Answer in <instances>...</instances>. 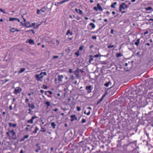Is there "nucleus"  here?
<instances>
[{
  "instance_id": "nucleus-1",
  "label": "nucleus",
  "mask_w": 153,
  "mask_h": 153,
  "mask_svg": "<svg viewBox=\"0 0 153 153\" xmlns=\"http://www.w3.org/2000/svg\"><path fill=\"white\" fill-rule=\"evenodd\" d=\"M6 135L10 140H15L17 139L16 133L13 129L9 130L6 133Z\"/></svg>"
},
{
  "instance_id": "nucleus-2",
  "label": "nucleus",
  "mask_w": 153,
  "mask_h": 153,
  "mask_svg": "<svg viewBox=\"0 0 153 153\" xmlns=\"http://www.w3.org/2000/svg\"><path fill=\"white\" fill-rule=\"evenodd\" d=\"M47 75V73L45 72H41L39 74H36L35 75V77L38 81H42V79L44 76Z\"/></svg>"
},
{
  "instance_id": "nucleus-3",
  "label": "nucleus",
  "mask_w": 153,
  "mask_h": 153,
  "mask_svg": "<svg viewBox=\"0 0 153 153\" xmlns=\"http://www.w3.org/2000/svg\"><path fill=\"white\" fill-rule=\"evenodd\" d=\"M128 7L127 5L124 3H123L119 6V11L121 12L122 13H124L126 12V11H122L125 10Z\"/></svg>"
},
{
  "instance_id": "nucleus-4",
  "label": "nucleus",
  "mask_w": 153,
  "mask_h": 153,
  "mask_svg": "<svg viewBox=\"0 0 153 153\" xmlns=\"http://www.w3.org/2000/svg\"><path fill=\"white\" fill-rule=\"evenodd\" d=\"M41 24V23L39 24H36L35 23H33L32 24V27H33L34 29H37L38 28L39 26Z\"/></svg>"
},
{
  "instance_id": "nucleus-5",
  "label": "nucleus",
  "mask_w": 153,
  "mask_h": 153,
  "mask_svg": "<svg viewBox=\"0 0 153 153\" xmlns=\"http://www.w3.org/2000/svg\"><path fill=\"white\" fill-rule=\"evenodd\" d=\"M91 86L90 85L86 87V89L87 90L88 93H90L92 91Z\"/></svg>"
},
{
  "instance_id": "nucleus-6",
  "label": "nucleus",
  "mask_w": 153,
  "mask_h": 153,
  "mask_svg": "<svg viewBox=\"0 0 153 153\" xmlns=\"http://www.w3.org/2000/svg\"><path fill=\"white\" fill-rule=\"evenodd\" d=\"M22 91L21 88H20L18 89H15L14 91V93L15 94H17L19 92H20Z\"/></svg>"
},
{
  "instance_id": "nucleus-7",
  "label": "nucleus",
  "mask_w": 153,
  "mask_h": 153,
  "mask_svg": "<svg viewBox=\"0 0 153 153\" xmlns=\"http://www.w3.org/2000/svg\"><path fill=\"white\" fill-rule=\"evenodd\" d=\"M9 126L10 127H13L14 128L16 127L17 124L16 123L12 124L11 123H8Z\"/></svg>"
},
{
  "instance_id": "nucleus-8",
  "label": "nucleus",
  "mask_w": 153,
  "mask_h": 153,
  "mask_svg": "<svg viewBox=\"0 0 153 153\" xmlns=\"http://www.w3.org/2000/svg\"><path fill=\"white\" fill-rule=\"evenodd\" d=\"M32 25H31L29 22H27L25 23V27L29 28L32 27Z\"/></svg>"
},
{
  "instance_id": "nucleus-9",
  "label": "nucleus",
  "mask_w": 153,
  "mask_h": 153,
  "mask_svg": "<svg viewBox=\"0 0 153 153\" xmlns=\"http://www.w3.org/2000/svg\"><path fill=\"white\" fill-rule=\"evenodd\" d=\"M74 73L76 77L78 78L79 76V73L78 69L74 71Z\"/></svg>"
},
{
  "instance_id": "nucleus-10",
  "label": "nucleus",
  "mask_w": 153,
  "mask_h": 153,
  "mask_svg": "<svg viewBox=\"0 0 153 153\" xmlns=\"http://www.w3.org/2000/svg\"><path fill=\"white\" fill-rule=\"evenodd\" d=\"M21 30H18L14 28H12L10 30V31L11 32L14 33L15 31L17 32L20 31Z\"/></svg>"
},
{
  "instance_id": "nucleus-11",
  "label": "nucleus",
  "mask_w": 153,
  "mask_h": 153,
  "mask_svg": "<svg viewBox=\"0 0 153 153\" xmlns=\"http://www.w3.org/2000/svg\"><path fill=\"white\" fill-rule=\"evenodd\" d=\"M36 117L34 116L32 117V118L30 120H27V123L30 124H33V120Z\"/></svg>"
},
{
  "instance_id": "nucleus-12",
  "label": "nucleus",
  "mask_w": 153,
  "mask_h": 153,
  "mask_svg": "<svg viewBox=\"0 0 153 153\" xmlns=\"http://www.w3.org/2000/svg\"><path fill=\"white\" fill-rule=\"evenodd\" d=\"M70 117L71 118V121H73L74 120H76L77 119L75 115H71Z\"/></svg>"
},
{
  "instance_id": "nucleus-13",
  "label": "nucleus",
  "mask_w": 153,
  "mask_h": 153,
  "mask_svg": "<svg viewBox=\"0 0 153 153\" xmlns=\"http://www.w3.org/2000/svg\"><path fill=\"white\" fill-rule=\"evenodd\" d=\"M29 137V135H25L23 138H21L20 139V141L21 142L24 141L25 139L28 138Z\"/></svg>"
},
{
  "instance_id": "nucleus-14",
  "label": "nucleus",
  "mask_w": 153,
  "mask_h": 153,
  "mask_svg": "<svg viewBox=\"0 0 153 153\" xmlns=\"http://www.w3.org/2000/svg\"><path fill=\"white\" fill-rule=\"evenodd\" d=\"M128 64L127 63H126L125 64V66L124 67V68L125 70L126 71H129V68L127 67V66H128Z\"/></svg>"
},
{
  "instance_id": "nucleus-15",
  "label": "nucleus",
  "mask_w": 153,
  "mask_h": 153,
  "mask_svg": "<svg viewBox=\"0 0 153 153\" xmlns=\"http://www.w3.org/2000/svg\"><path fill=\"white\" fill-rule=\"evenodd\" d=\"M26 42H27V40L26 41ZM28 42L30 44H35V42L32 39H29Z\"/></svg>"
},
{
  "instance_id": "nucleus-16",
  "label": "nucleus",
  "mask_w": 153,
  "mask_h": 153,
  "mask_svg": "<svg viewBox=\"0 0 153 153\" xmlns=\"http://www.w3.org/2000/svg\"><path fill=\"white\" fill-rule=\"evenodd\" d=\"M25 69H26L25 68H21L20 71H18V74H19L22 73L24 71H25Z\"/></svg>"
},
{
  "instance_id": "nucleus-17",
  "label": "nucleus",
  "mask_w": 153,
  "mask_h": 153,
  "mask_svg": "<svg viewBox=\"0 0 153 153\" xmlns=\"http://www.w3.org/2000/svg\"><path fill=\"white\" fill-rule=\"evenodd\" d=\"M39 130V128L37 127H36L35 128V130L33 131L32 133L36 134L37 133V131Z\"/></svg>"
},
{
  "instance_id": "nucleus-18",
  "label": "nucleus",
  "mask_w": 153,
  "mask_h": 153,
  "mask_svg": "<svg viewBox=\"0 0 153 153\" xmlns=\"http://www.w3.org/2000/svg\"><path fill=\"white\" fill-rule=\"evenodd\" d=\"M97 7L98 8V9L100 11H102L103 10V9L102 7L100 6L99 4H97Z\"/></svg>"
},
{
  "instance_id": "nucleus-19",
  "label": "nucleus",
  "mask_w": 153,
  "mask_h": 153,
  "mask_svg": "<svg viewBox=\"0 0 153 153\" xmlns=\"http://www.w3.org/2000/svg\"><path fill=\"white\" fill-rule=\"evenodd\" d=\"M69 34H70V35H73V33L72 32L70 31V30H68L66 33V35H68Z\"/></svg>"
},
{
  "instance_id": "nucleus-20",
  "label": "nucleus",
  "mask_w": 153,
  "mask_h": 153,
  "mask_svg": "<svg viewBox=\"0 0 153 153\" xmlns=\"http://www.w3.org/2000/svg\"><path fill=\"white\" fill-rule=\"evenodd\" d=\"M117 4V2H114L113 3H112V4L111 5V7L113 8H115V5Z\"/></svg>"
},
{
  "instance_id": "nucleus-21",
  "label": "nucleus",
  "mask_w": 153,
  "mask_h": 153,
  "mask_svg": "<svg viewBox=\"0 0 153 153\" xmlns=\"http://www.w3.org/2000/svg\"><path fill=\"white\" fill-rule=\"evenodd\" d=\"M89 25L91 26L92 28L93 29H94L95 27V25L93 23H91L89 24Z\"/></svg>"
},
{
  "instance_id": "nucleus-22",
  "label": "nucleus",
  "mask_w": 153,
  "mask_h": 153,
  "mask_svg": "<svg viewBox=\"0 0 153 153\" xmlns=\"http://www.w3.org/2000/svg\"><path fill=\"white\" fill-rule=\"evenodd\" d=\"M40 10L41 11H42V13L45 12L46 10V8L45 6L42 8Z\"/></svg>"
},
{
  "instance_id": "nucleus-23",
  "label": "nucleus",
  "mask_w": 153,
  "mask_h": 153,
  "mask_svg": "<svg viewBox=\"0 0 153 153\" xmlns=\"http://www.w3.org/2000/svg\"><path fill=\"white\" fill-rule=\"evenodd\" d=\"M63 78V75L58 76V80L60 81H62V79Z\"/></svg>"
},
{
  "instance_id": "nucleus-24",
  "label": "nucleus",
  "mask_w": 153,
  "mask_h": 153,
  "mask_svg": "<svg viewBox=\"0 0 153 153\" xmlns=\"http://www.w3.org/2000/svg\"><path fill=\"white\" fill-rule=\"evenodd\" d=\"M148 115L149 116H150L151 118H152L153 117V112L150 111Z\"/></svg>"
},
{
  "instance_id": "nucleus-25",
  "label": "nucleus",
  "mask_w": 153,
  "mask_h": 153,
  "mask_svg": "<svg viewBox=\"0 0 153 153\" xmlns=\"http://www.w3.org/2000/svg\"><path fill=\"white\" fill-rule=\"evenodd\" d=\"M89 56L90 57V59L89 60V62L91 63V61L94 60V59L93 57V56L92 55H90Z\"/></svg>"
},
{
  "instance_id": "nucleus-26",
  "label": "nucleus",
  "mask_w": 153,
  "mask_h": 153,
  "mask_svg": "<svg viewBox=\"0 0 153 153\" xmlns=\"http://www.w3.org/2000/svg\"><path fill=\"white\" fill-rule=\"evenodd\" d=\"M69 1V0H64L62 1L61 2H58V4H63L66 2L68 1Z\"/></svg>"
},
{
  "instance_id": "nucleus-27",
  "label": "nucleus",
  "mask_w": 153,
  "mask_h": 153,
  "mask_svg": "<svg viewBox=\"0 0 153 153\" xmlns=\"http://www.w3.org/2000/svg\"><path fill=\"white\" fill-rule=\"evenodd\" d=\"M140 43V39H138L134 43L137 46Z\"/></svg>"
},
{
  "instance_id": "nucleus-28",
  "label": "nucleus",
  "mask_w": 153,
  "mask_h": 153,
  "mask_svg": "<svg viewBox=\"0 0 153 153\" xmlns=\"http://www.w3.org/2000/svg\"><path fill=\"white\" fill-rule=\"evenodd\" d=\"M122 56V55L121 53H117L116 54V57L117 58L118 57H121V56Z\"/></svg>"
},
{
  "instance_id": "nucleus-29",
  "label": "nucleus",
  "mask_w": 153,
  "mask_h": 153,
  "mask_svg": "<svg viewBox=\"0 0 153 153\" xmlns=\"http://www.w3.org/2000/svg\"><path fill=\"white\" fill-rule=\"evenodd\" d=\"M148 96H152V97H149L151 99H153V92H150V93H149V94H148Z\"/></svg>"
},
{
  "instance_id": "nucleus-30",
  "label": "nucleus",
  "mask_w": 153,
  "mask_h": 153,
  "mask_svg": "<svg viewBox=\"0 0 153 153\" xmlns=\"http://www.w3.org/2000/svg\"><path fill=\"white\" fill-rule=\"evenodd\" d=\"M110 83H111V82L109 81L108 82L105 83L104 84V85L106 87H108L110 84Z\"/></svg>"
},
{
  "instance_id": "nucleus-31",
  "label": "nucleus",
  "mask_w": 153,
  "mask_h": 153,
  "mask_svg": "<svg viewBox=\"0 0 153 153\" xmlns=\"http://www.w3.org/2000/svg\"><path fill=\"white\" fill-rule=\"evenodd\" d=\"M152 8L151 7H146V11L150 10H152Z\"/></svg>"
},
{
  "instance_id": "nucleus-32",
  "label": "nucleus",
  "mask_w": 153,
  "mask_h": 153,
  "mask_svg": "<svg viewBox=\"0 0 153 153\" xmlns=\"http://www.w3.org/2000/svg\"><path fill=\"white\" fill-rule=\"evenodd\" d=\"M16 18H10L9 20L10 21H13L15 20H16Z\"/></svg>"
},
{
  "instance_id": "nucleus-33",
  "label": "nucleus",
  "mask_w": 153,
  "mask_h": 153,
  "mask_svg": "<svg viewBox=\"0 0 153 153\" xmlns=\"http://www.w3.org/2000/svg\"><path fill=\"white\" fill-rule=\"evenodd\" d=\"M105 96V95H104L101 98V99L99 100H98L97 102V104L99 103L100 102L103 100V97Z\"/></svg>"
},
{
  "instance_id": "nucleus-34",
  "label": "nucleus",
  "mask_w": 153,
  "mask_h": 153,
  "mask_svg": "<svg viewBox=\"0 0 153 153\" xmlns=\"http://www.w3.org/2000/svg\"><path fill=\"white\" fill-rule=\"evenodd\" d=\"M79 50H78L77 52H76L75 53V54L76 55L77 57L79 56Z\"/></svg>"
},
{
  "instance_id": "nucleus-35",
  "label": "nucleus",
  "mask_w": 153,
  "mask_h": 153,
  "mask_svg": "<svg viewBox=\"0 0 153 153\" xmlns=\"http://www.w3.org/2000/svg\"><path fill=\"white\" fill-rule=\"evenodd\" d=\"M45 104L47 105V107H48L50 105V103L49 102L46 101L45 103Z\"/></svg>"
},
{
  "instance_id": "nucleus-36",
  "label": "nucleus",
  "mask_w": 153,
  "mask_h": 153,
  "mask_svg": "<svg viewBox=\"0 0 153 153\" xmlns=\"http://www.w3.org/2000/svg\"><path fill=\"white\" fill-rule=\"evenodd\" d=\"M84 48V46L83 45L81 46L79 48V50L82 51Z\"/></svg>"
},
{
  "instance_id": "nucleus-37",
  "label": "nucleus",
  "mask_w": 153,
  "mask_h": 153,
  "mask_svg": "<svg viewBox=\"0 0 153 153\" xmlns=\"http://www.w3.org/2000/svg\"><path fill=\"white\" fill-rule=\"evenodd\" d=\"M35 108V105L33 104H32L30 108L31 109H33Z\"/></svg>"
},
{
  "instance_id": "nucleus-38",
  "label": "nucleus",
  "mask_w": 153,
  "mask_h": 153,
  "mask_svg": "<svg viewBox=\"0 0 153 153\" xmlns=\"http://www.w3.org/2000/svg\"><path fill=\"white\" fill-rule=\"evenodd\" d=\"M42 88L43 89H47L48 88V87H47V86L44 85H43Z\"/></svg>"
},
{
  "instance_id": "nucleus-39",
  "label": "nucleus",
  "mask_w": 153,
  "mask_h": 153,
  "mask_svg": "<svg viewBox=\"0 0 153 153\" xmlns=\"http://www.w3.org/2000/svg\"><path fill=\"white\" fill-rule=\"evenodd\" d=\"M79 13L80 14H81V15H82L83 14V12L82 10H80V9H79Z\"/></svg>"
},
{
  "instance_id": "nucleus-40",
  "label": "nucleus",
  "mask_w": 153,
  "mask_h": 153,
  "mask_svg": "<svg viewBox=\"0 0 153 153\" xmlns=\"http://www.w3.org/2000/svg\"><path fill=\"white\" fill-rule=\"evenodd\" d=\"M51 125L54 128L56 126V124L54 122H52L51 123Z\"/></svg>"
},
{
  "instance_id": "nucleus-41",
  "label": "nucleus",
  "mask_w": 153,
  "mask_h": 153,
  "mask_svg": "<svg viewBox=\"0 0 153 153\" xmlns=\"http://www.w3.org/2000/svg\"><path fill=\"white\" fill-rule=\"evenodd\" d=\"M82 123H83L86 122V120L85 119H83L81 121Z\"/></svg>"
},
{
  "instance_id": "nucleus-42",
  "label": "nucleus",
  "mask_w": 153,
  "mask_h": 153,
  "mask_svg": "<svg viewBox=\"0 0 153 153\" xmlns=\"http://www.w3.org/2000/svg\"><path fill=\"white\" fill-rule=\"evenodd\" d=\"M41 128L42 129V130H41V131L43 132H46V130L44 128L42 127Z\"/></svg>"
},
{
  "instance_id": "nucleus-43",
  "label": "nucleus",
  "mask_w": 153,
  "mask_h": 153,
  "mask_svg": "<svg viewBox=\"0 0 153 153\" xmlns=\"http://www.w3.org/2000/svg\"><path fill=\"white\" fill-rule=\"evenodd\" d=\"M84 113L85 114H86L87 115H89L90 114V113H91V112H90V111H89L87 114L86 113V112L85 111L84 112Z\"/></svg>"
},
{
  "instance_id": "nucleus-44",
  "label": "nucleus",
  "mask_w": 153,
  "mask_h": 153,
  "mask_svg": "<svg viewBox=\"0 0 153 153\" xmlns=\"http://www.w3.org/2000/svg\"><path fill=\"white\" fill-rule=\"evenodd\" d=\"M40 12H41L40 10H39L38 9H37V14H40V13H41Z\"/></svg>"
},
{
  "instance_id": "nucleus-45",
  "label": "nucleus",
  "mask_w": 153,
  "mask_h": 153,
  "mask_svg": "<svg viewBox=\"0 0 153 153\" xmlns=\"http://www.w3.org/2000/svg\"><path fill=\"white\" fill-rule=\"evenodd\" d=\"M114 45H109L108 46V48H112L114 47Z\"/></svg>"
},
{
  "instance_id": "nucleus-46",
  "label": "nucleus",
  "mask_w": 153,
  "mask_h": 153,
  "mask_svg": "<svg viewBox=\"0 0 153 153\" xmlns=\"http://www.w3.org/2000/svg\"><path fill=\"white\" fill-rule=\"evenodd\" d=\"M99 56H100V55L99 54H96L94 56V57H95V58H98V57H99Z\"/></svg>"
},
{
  "instance_id": "nucleus-47",
  "label": "nucleus",
  "mask_w": 153,
  "mask_h": 153,
  "mask_svg": "<svg viewBox=\"0 0 153 153\" xmlns=\"http://www.w3.org/2000/svg\"><path fill=\"white\" fill-rule=\"evenodd\" d=\"M94 10L96 11H97L98 10V8L97 7H94Z\"/></svg>"
},
{
  "instance_id": "nucleus-48",
  "label": "nucleus",
  "mask_w": 153,
  "mask_h": 153,
  "mask_svg": "<svg viewBox=\"0 0 153 153\" xmlns=\"http://www.w3.org/2000/svg\"><path fill=\"white\" fill-rule=\"evenodd\" d=\"M77 110L78 111H79L81 110V108L80 107L77 106L76 107Z\"/></svg>"
},
{
  "instance_id": "nucleus-49",
  "label": "nucleus",
  "mask_w": 153,
  "mask_h": 153,
  "mask_svg": "<svg viewBox=\"0 0 153 153\" xmlns=\"http://www.w3.org/2000/svg\"><path fill=\"white\" fill-rule=\"evenodd\" d=\"M29 99L27 98H26L25 100V102L26 103L29 102Z\"/></svg>"
},
{
  "instance_id": "nucleus-50",
  "label": "nucleus",
  "mask_w": 153,
  "mask_h": 153,
  "mask_svg": "<svg viewBox=\"0 0 153 153\" xmlns=\"http://www.w3.org/2000/svg\"><path fill=\"white\" fill-rule=\"evenodd\" d=\"M76 18L77 20H79L80 19V17L79 16H77L76 17Z\"/></svg>"
},
{
  "instance_id": "nucleus-51",
  "label": "nucleus",
  "mask_w": 153,
  "mask_h": 153,
  "mask_svg": "<svg viewBox=\"0 0 153 153\" xmlns=\"http://www.w3.org/2000/svg\"><path fill=\"white\" fill-rule=\"evenodd\" d=\"M33 94H34V92H30V93H29L28 94V95L29 96H30L31 95Z\"/></svg>"
},
{
  "instance_id": "nucleus-52",
  "label": "nucleus",
  "mask_w": 153,
  "mask_h": 153,
  "mask_svg": "<svg viewBox=\"0 0 153 153\" xmlns=\"http://www.w3.org/2000/svg\"><path fill=\"white\" fill-rule=\"evenodd\" d=\"M92 38L93 39H97V36H93L92 37Z\"/></svg>"
},
{
  "instance_id": "nucleus-53",
  "label": "nucleus",
  "mask_w": 153,
  "mask_h": 153,
  "mask_svg": "<svg viewBox=\"0 0 153 153\" xmlns=\"http://www.w3.org/2000/svg\"><path fill=\"white\" fill-rule=\"evenodd\" d=\"M71 78L72 80H74L75 79L74 76L73 75L71 76Z\"/></svg>"
},
{
  "instance_id": "nucleus-54",
  "label": "nucleus",
  "mask_w": 153,
  "mask_h": 153,
  "mask_svg": "<svg viewBox=\"0 0 153 153\" xmlns=\"http://www.w3.org/2000/svg\"><path fill=\"white\" fill-rule=\"evenodd\" d=\"M79 9H78L77 8H75V11L77 13H79Z\"/></svg>"
},
{
  "instance_id": "nucleus-55",
  "label": "nucleus",
  "mask_w": 153,
  "mask_h": 153,
  "mask_svg": "<svg viewBox=\"0 0 153 153\" xmlns=\"http://www.w3.org/2000/svg\"><path fill=\"white\" fill-rule=\"evenodd\" d=\"M69 71V73H71L73 71H72V69H70L69 70V71Z\"/></svg>"
},
{
  "instance_id": "nucleus-56",
  "label": "nucleus",
  "mask_w": 153,
  "mask_h": 153,
  "mask_svg": "<svg viewBox=\"0 0 153 153\" xmlns=\"http://www.w3.org/2000/svg\"><path fill=\"white\" fill-rule=\"evenodd\" d=\"M31 32H32V33L33 34H35V32L33 30L31 29Z\"/></svg>"
},
{
  "instance_id": "nucleus-57",
  "label": "nucleus",
  "mask_w": 153,
  "mask_h": 153,
  "mask_svg": "<svg viewBox=\"0 0 153 153\" xmlns=\"http://www.w3.org/2000/svg\"><path fill=\"white\" fill-rule=\"evenodd\" d=\"M130 103H131V104L132 103H133V106H134L136 105V103H135V102H132V101H131V102H130Z\"/></svg>"
},
{
  "instance_id": "nucleus-58",
  "label": "nucleus",
  "mask_w": 153,
  "mask_h": 153,
  "mask_svg": "<svg viewBox=\"0 0 153 153\" xmlns=\"http://www.w3.org/2000/svg\"><path fill=\"white\" fill-rule=\"evenodd\" d=\"M40 92H41L42 94H43V93H44V91L43 90H42V89H41V90H40Z\"/></svg>"
},
{
  "instance_id": "nucleus-59",
  "label": "nucleus",
  "mask_w": 153,
  "mask_h": 153,
  "mask_svg": "<svg viewBox=\"0 0 153 153\" xmlns=\"http://www.w3.org/2000/svg\"><path fill=\"white\" fill-rule=\"evenodd\" d=\"M111 33L112 34H114V30L113 29H111Z\"/></svg>"
},
{
  "instance_id": "nucleus-60",
  "label": "nucleus",
  "mask_w": 153,
  "mask_h": 153,
  "mask_svg": "<svg viewBox=\"0 0 153 153\" xmlns=\"http://www.w3.org/2000/svg\"><path fill=\"white\" fill-rule=\"evenodd\" d=\"M9 109L10 110H11L12 109V106H9Z\"/></svg>"
},
{
  "instance_id": "nucleus-61",
  "label": "nucleus",
  "mask_w": 153,
  "mask_h": 153,
  "mask_svg": "<svg viewBox=\"0 0 153 153\" xmlns=\"http://www.w3.org/2000/svg\"><path fill=\"white\" fill-rule=\"evenodd\" d=\"M28 110L29 111V112H28V113L30 114L31 112V109L29 108L28 109Z\"/></svg>"
},
{
  "instance_id": "nucleus-62",
  "label": "nucleus",
  "mask_w": 153,
  "mask_h": 153,
  "mask_svg": "<svg viewBox=\"0 0 153 153\" xmlns=\"http://www.w3.org/2000/svg\"><path fill=\"white\" fill-rule=\"evenodd\" d=\"M112 13L113 15H114L116 14V13L114 11H113L112 12Z\"/></svg>"
},
{
  "instance_id": "nucleus-63",
  "label": "nucleus",
  "mask_w": 153,
  "mask_h": 153,
  "mask_svg": "<svg viewBox=\"0 0 153 153\" xmlns=\"http://www.w3.org/2000/svg\"><path fill=\"white\" fill-rule=\"evenodd\" d=\"M106 13L107 14H109L110 13V12L108 11H107L106 12Z\"/></svg>"
},
{
  "instance_id": "nucleus-64",
  "label": "nucleus",
  "mask_w": 153,
  "mask_h": 153,
  "mask_svg": "<svg viewBox=\"0 0 153 153\" xmlns=\"http://www.w3.org/2000/svg\"><path fill=\"white\" fill-rule=\"evenodd\" d=\"M19 153H24L23 150L22 149L21 150Z\"/></svg>"
}]
</instances>
